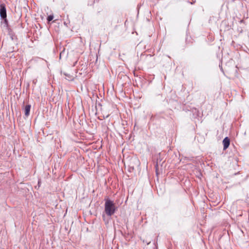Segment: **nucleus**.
Returning a JSON list of instances; mask_svg holds the SVG:
<instances>
[{"label": "nucleus", "mask_w": 249, "mask_h": 249, "mask_svg": "<svg viewBox=\"0 0 249 249\" xmlns=\"http://www.w3.org/2000/svg\"><path fill=\"white\" fill-rule=\"evenodd\" d=\"M31 107V106L30 105H27L25 106L24 113L26 117H28L29 115Z\"/></svg>", "instance_id": "obj_4"}, {"label": "nucleus", "mask_w": 249, "mask_h": 249, "mask_svg": "<svg viewBox=\"0 0 249 249\" xmlns=\"http://www.w3.org/2000/svg\"><path fill=\"white\" fill-rule=\"evenodd\" d=\"M105 212L107 215L111 216L113 215L117 209L114 202L108 198L105 199Z\"/></svg>", "instance_id": "obj_1"}, {"label": "nucleus", "mask_w": 249, "mask_h": 249, "mask_svg": "<svg viewBox=\"0 0 249 249\" xmlns=\"http://www.w3.org/2000/svg\"><path fill=\"white\" fill-rule=\"evenodd\" d=\"M230 143V139L228 137H226L223 140V149L226 150L229 146Z\"/></svg>", "instance_id": "obj_3"}, {"label": "nucleus", "mask_w": 249, "mask_h": 249, "mask_svg": "<svg viewBox=\"0 0 249 249\" xmlns=\"http://www.w3.org/2000/svg\"><path fill=\"white\" fill-rule=\"evenodd\" d=\"M53 18V15H50L47 18V20L50 22L51 21V20H52Z\"/></svg>", "instance_id": "obj_5"}, {"label": "nucleus", "mask_w": 249, "mask_h": 249, "mask_svg": "<svg viewBox=\"0 0 249 249\" xmlns=\"http://www.w3.org/2000/svg\"><path fill=\"white\" fill-rule=\"evenodd\" d=\"M0 15L2 18L6 17V10L4 5H0Z\"/></svg>", "instance_id": "obj_2"}]
</instances>
